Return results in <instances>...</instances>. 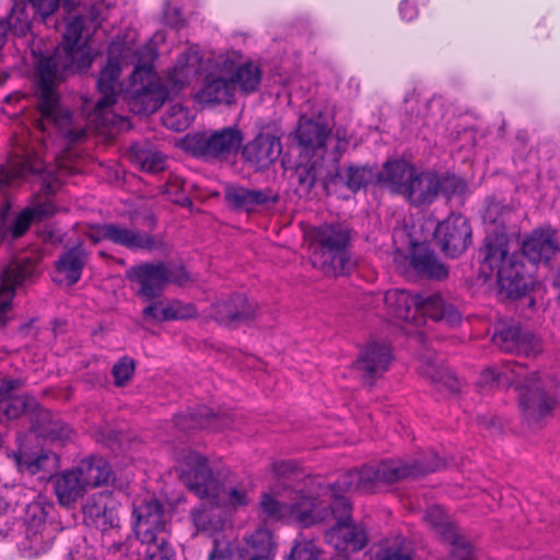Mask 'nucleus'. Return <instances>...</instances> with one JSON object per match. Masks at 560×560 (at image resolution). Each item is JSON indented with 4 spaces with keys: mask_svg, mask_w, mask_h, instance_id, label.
<instances>
[{
    "mask_svg": "<svg viewBox=\"0 0 560 560\" xmlns=\"http://www.w3.org/2000/svg\"><path fill=\"white\" fill-rule=\"evenodd\" d=\"M84 24L83 16H74L67 24L62 44L51 56L40 58L37 65L38 107L43 119L54 124L70 141L84 138L86 131L74 127L71 113L60 106L56 81L62 80L69 72L83 71L91 67L93 61L91 49L82 42Z\"/></svg>",
    "mask_w": 560,
    "mask_h": 560,
    "instance_id": "obj_1",
    "label": "nucleus"
},
{
    "mask_svg": "<svg viewBox=\"0 0 560 560\" xmlns=\"http://www.w3.org/2000/svg\"><path fill=\"white\" fill-rule=\"evenodd\" d=\"M202 56L196 47L182 52L161 82L151 63L138 65L129 77L125 98L137 115L155 113L172 95L188 86L200 73Z\"/></svg>",
    "mask_w": 560,
    "mask_h": 560,
    "instance_id": "obj_2",
    "label": "nucleus"
},
{
    "mask_svg": "<svg viewBox=\"0 0 560 560\" xmlns=\"http://www.w3.org/2000/svg\"><path fill=\"white\" fill-rule=\"evenodd\" d=\"M509 237L505 233L493 231L483 241L479 255L483 268L497 270L500 294L510 300L524 298L534 284V264L525 261L523 255L509 252Z\"/></svg>",
    "mask_w": 560,
    "mask_h": 560,
    "instance_id": "obj_3",
    "label": "nucleus"
},
{
    "mask_svg": "<svg viewBox=\"0 0 560 560\" xmlns=\"http://www.w3.org/2000/svg\"><path fill=\"white\" fill-rule=\"evenodd\" d=\"M310 500H302L293 506L299 523L304 526L316 523L336 521L325 533L326 541L339 551H359L366 542L368 536L363 526L354 524L351 520V504L347 498H337L334 502L323 506Z\"/></svg>",
    "mask_w": 560,
    "mask_h": 560,
    "instance_id": "obj_4",
    "label": "nucleus"
},
{
    "mask_svg": "<svg viewBox=\"0 0 560 560\" xmlns=\"http://www.w3.org/2000/svg\"><path fill=\"white\" fill-rule=\"evenodd\" d=\"M354 231L342 222L324 223L313 231L312 264L326 276H345L352 271L355 259L351 247Z\"/></svg>",
    "mask_w": 560,
    "mask_h": 560,
    "instance_id": "obj_5",
    "label": "nucleus"
},
{
    "mask_svg": "<svg viewBox=\"0 0 560 560\" xmlns=\"http://www.w3.org/2000/svg\"><path fill=\"white\" fill-rule=\"evenodd\" d=\"M510 364L511 371L517 377H523L515 386L522 417L528 425H539L546 418L552 416L557 398L545 388L537 372L526 377L522 374L524 368L521 363L513 361Z\"/></svg>",
    "mask_w": 560,
    "mask_h": 560,
    "instance_id": "obj_6",
    "label": "nucleus"
},
{
    "mask_svg": "<svg viewBox=\"0 0 560 560\" xmlns=\"http://www.w3.org/2000/svg\"><path fill=\"white\" fill-rule=\"evenodd\" d=\"M114 47H110L106 66L101 70L97 79L100 98L88 114L89 124L95 128H108L126 122L124 117L113 113L112 107L117 101L118 80L121 73L119 60L112 56Z\"/></svg>",
    "mask_w": 560,
    "mask_h": 560,
    "instance_id": "obj_7",
    "label": "nucleus"
},
{
    "mask_svg": "<svg viewBox=\"0 0 560 560\" xmlns=\"http://www.w3.org/2000/svg\"><path fill=\"white\" fill-rule=\"evenodd\" d=\"M131 281L139 284L138 295L147 301L158 299L167 283L185 285L191 278L183 266L144 262L128 270Z\"/></svg>",
    "mask_w": 560,
    "mask_h": 560,
    "instance_id": "obj_8",
    "label": "nucleus"
},
{
    "mask_svg": "<svg viewBox=\"0 0 560 560\" xmlns=\"http://www.w3.org/2000/svg\"><path fill=\"white\" fill-rule=\"evenodd\" d=\"M86 236L94 244L106 241L131 252H153L162 249L164 246L162 238L119 222L94 224L90 228Z\"/></svg>",
    "mask_w": 560,
    "mask_h": 560,
    "instance_id": "obj_9",
    "label": "nucleus"
},
{
    "mask_svg": "<svg viewBox=\"0 0 560 560\" xmlns=\"http://www.w3.org/2000/svg\"><path fill=\"white\" fill-rule=\"evenodd\" d=\"M243 135L237 127L197 132L187 139V148L205 160H226L240 150Z\"/></svg>",
    "mask_w": 560,
    "mask_h": 560,
    "instance_id": "obj_10",
    "label": "nucleus"
},
{
    "mask_svg": "<svg viewBox=\"0 0 560 560\" xmlns=\"http://www.w3.org/2000/svg\"><path fill=\"white\" fill-rule=\"evenodd\" d=\"M179 478L189 491L201 500L208 499L218 504L221 499V486L213 477L208 459L195 451H188L182 458Z\"/></svg>",
    "mask_w": 560,
    "mask_h": 560,
    "instance_id": "obj_11",
    "label": "nucleus"
},
{
    "mask_svg": "<svg viewBox=\"0 0 560 560\" xmlns=\"http://www.w3.org/2000/svg\"><path fill=\"white\" fill-rule=\"evenodd\" d=\"M432 241L446 257H460L472 243L469 220L460 213L450 214L435 225Z\"/></svg>",
    "mask_w": 560,
    "mask_h": 560,
    "instance_id": "obj_12",
    "label": "nucleus"
},
{
    "mask_svg": "<svg viewBox=\"0 0 560 560\" xmlns=\"http://www.w3.org/2000/svg\"><path fill=\"white\" fill-rule=\"evenodd\" d=\"M419 465L417 462L406 463L401 459L382 460L377 464H369L357 472L360 474V492L375 491L382 485H392L417 475Z\"/></svg>",
    "mask_w": 560,
    "mask_h": 560,
    "instance_id": "obj_13",
    "label": "nucleus"
},
{
    "mask_svg": "<svg viewBox=\"0 0 560 560\" xmlns=\"http://www.w3.org/2000/svg\"><path fill=\"white\" fill-rule=\"evenodd\" d=\"M119 502L112 491H98L86 498L82 505L83 521L103 533L120 527Z\"/></svg>",
    "mask_w": 560,
    "mask_h": 560,
    "instance_id": "obj_14",
    "label": "nucleus"
},
{
    "mask_svg": "<svg viewBox=\"0 0 560 560\" xmlns=\"http://www.w3.org/2000/svg\"><path fill=\"white\" fill-rule=\"evenodd\" d=\"M419 178L415 165L404 159L385 162L377 174V182L393 194L404 196L415 206L419 205V200L413 198L415 186Z\"/></svg>",
    "mask_w": 560,
    "mask_h": 560,
    "instance_id": "obj_15",
    "label": "nucleus"
},
{
    "mask_svg": "<svg viewBox=\"0 0 560 560\" xmlns=\"http://www.w3.org/2000/svg\"><path fill=\"white\" fill-rule=\"evenodd\" d=\"M132 514L136 517L133 530L141 544L166 539L167 521L160 501L155 499L143 501L141 504L133 506Z\"/></svg>",
    "mask_w": 560,
    "mask_h": 560,
    "instance_id": "obj_16",
    "label": "nucleus"
},
{
    "mask_svg": "<svg viewBox=\"0 0 560 560\" xmlns=\"http://www.w3.org/2000/svg\"><path fill=\"white\" fill-rule=\"evenodd\" d=\"M492 342L504 352L536 357L544 350L541 339L520 325L502 324L495 327Z\"/></svg>",
    "mask_w": 560,
    "mask_h": 560,
    "instance_id": "obj_17",
    "label": "nucleus"
},
{
    "mask_svg": "<svg viewBox=\"0 0 560 560\" xmlns=\"http://www.w3.org/2000/svg\"><path fill=\"white\" fill-rule=\"evenodd\" d=\"M424 517L442 540L452 546L453 560H475L471 545L459 535L457 527L448 521L442 506H429Z\"/></svg>",
    "mask_w": 560,
    "mask_h": 560,
    "instance_id": "obj_18",
    "label": "nucleus"
},
{
    "mask_svg": "<svg viewBox=\"0 0 560 560\" xmlns=\"http://www.w3.org/2000/svg\"><path fill=\"white\" fill-rule=\"evenodd\" d=\"M36 267L28 259H14L2 267L0 273V324L10 308L15 290L35 275Z\"/></svg>",
    "mask_w": 560,
    "mask_h": 560,
    "instance_id": "obj_19",
    "label": "nucleus"
},
{
    "mask_svg": "<svg viewBox=\"0 0 560 560\" xmlns=\"http://www.w3.org/2000/svg\"><path fill=\"white\" fill-rule=\"evenodd\" d=\"M422 376H425L445 395H457L460 393L462 382L454 373L443 365V360L435 350L430 349L422 339Z\"/></svg>",
    "mask_w": 560,
    "mask_h": 560,
    "instance_id": "obj_20",
    "label": "nucleus"
},
{
    "mask_svg": "<svg viewBox=\"0 0 560 560\" xmlns=\"http://www.w3.org/2000/svg\"><path fill=\"white\" fill-rule=\"evenodd\" d=\"M560 250L558 232L552 229L535 230L523 241L517 255H523L525 261L534 264V268L539 261H549L550 258Z\"/></svg>",
    "mask_w": 560,
    "mask_h": 560,
    "instance_id": "obj_21",
    "label": "nucleus"
},
{
    "mask_svg": "<svg viewBox=\"0 0 560 560\" xmlns=\"http://www.w3.org/2000/svg\"><path fill=\"white\" fill-rule=\"evenodd\" d=\"M281 153L280 139L270 133H259L243 148V158L255 171H262L277 161Z\"/></svg>",
    "mask_w": 560,
    "mask_h": 560,
    "instance_id": "obj_22",
    "label": "nucleus"
},
{
    "mask_svg": "<svg viewBox=\"0 0 560 560\" xmlns=\"http://www.w3.org/2000/svg\"><path fill=\"white\" fill-rule=\"evenodd\" d=\"M422 205L431 203L439 195L450 200L453 196L463 195L467 189L466 182L453 173L422 172Z\"/></svg>",
    "mask_w": 560,
    "mask_h": 560,
    "instance_id": "obj_23",
    "label": "nucleus"
},
{
    "mask_svg": "<svg viewBox=\"0 0 560 560\" xmlns=\"http://www.w3.org/2000/svg\"><path fill=\"white\" fill-rule=\"evenodd\" d=\"M256 307L243 294H234L212 305V317L224 326H237L255 316Z\"/></svg>",
    "mask_w": 560,
    "mask_h": 560,
    "instance_id": "obj_24",
    "label": "nucleus"
},
{
    "mask_svg": "<svg viewBox=\"0 0 560 560\" xmlns=\"http://www.w3.org/2000/svg\"><path fill=\"white\" fill-rule=\"evenodd\" d=\"M392 361V351L387 345L371 342L355 362L357 369L362 372L365 384L373 385L388 369Z\"/></svg>",
    "mask_w": 560,
    "mask_h": 560,
    "instance_id": "obj_25",
    "label": "nucleus"
},
{
    "mask_svg": "<svg viewBox=\"0 0 560 560\" xmlns=\"http://www.w3.org/2000/svg\"><path fill=\"white\" fill-rule=\"evenodd\" d=\"M237 551L241 560H275L276 542L271 530L260 526L245 533Z\"/></svg>",
    "mask_w": 560,
    "mask_h": 560,
    "instance_id": "obj_26",
    "label": "nucleus"
},
{
    "mask_svg": "<svg viewBox=\"0 0 560 560\" xmlns=\"http://www.w3.org/2000/svg\"><path fill=\"white\" fill-rule=\"evenodd\" d=\"M383 302L388 315L413 324L418 328V316L420 314V294H410L402 289H392L384 293Z\"/></svg>",
    "mask_w": 560,
    "mask_h": 560,
    "instance_id": "obj_27",
    "label": "nucleus"
},
{
    "mask_svg": "<svg viewBox=\"0 0 560 560\" xmlns=\"http://www.w3.org/2000/svg\"><path fill=\"white\" fill-rule=\"evenodd\" d=\"M329 133L324 122L302 116L295 129V139L305 154L323 158Z\"/></svg>",
    "mask_w": 560,
    "mask_h": 560,
    "instance_id": "obj_28",
    "label": "nucleus"
},
{
    "mask_svg": "<svg viewBox=\"0 0 560 560\" xmlns=\"http://www.w3.org/2000/svg\"><path fill=\"white\" fill-rule=\"evenodd\" d=\"M196 101L208 105H230L235 98V85L231 79L209 72L205 75L199 91L196 93Z\"/></svg>",
    "mask_w": 560,
    "mask_h": 560,
    "instance_id": "obj_29",
    "label": "nucleus"
},
{
    "mask_svg": "<svg viewBox=\"0 0 560 560\" xmlns=\"http://www.w3.org/2000/svg\"><path fill=\"white\" fill-rule=\"evenodd\" d=\"M55 540L54 529L43 517L33 518L25 529L22 551L27 558H36L46 553Z\"/></svg>",
    "mask_w": 560,
    "mask_h": 560,
    "instance_id": "obj_30",
    "label": "nucleus"
},
{
    "mask_svg": "<svg viewBox=\"0 0 560 560\" xmlns=\"http://www.w3.org/2000/svg\"><path fill=\"white\" fill-rule=\"evenodd\" d=\"M228 203L246 212L255 211L257 207L275 203L278 196L271 189H247L242 186H228L224 191Z\"/></svg>",
    "mask_w": 560,
    "mask_h": 560,
    "instance_id": "obj_31",
    "label": "nucleus"
},
{
    "mask_svg": "<svg viewBox=\"0 0 560 560\" xmlns=\"http://www.w3.org/2000/svg\"><path fill=\"white\" fill-rule=\"evenodd\" d=\"M143 317L155 322L189 319L197 315L196 307L179 301L156 300L143 308Z\"/></svg>",
    "mask_w": 560,
    "mask_h": 560,
    "instance_id": "obj_32",
    "label": "nucleus"
},
{
    "mask_svg": "<svg viewBox=\"0 0 560 560\" xmlns=\"http://www.w3.org/2000/svg\"><path fill=\"white\" fill-rule=\"evenodd\" d=\"M373 178V170L366 165H347L336 170L335 175L325 182L327 189L334 186L346 187L351 192H357L368 186Z\"/></svg>",
    "mask_w": 560,
    "mask_h": 560,
    "instance_id": "obj_33",
    "label": "nucleus"
},
{
    "mask_svg": "<svg viewBox=\"0 0 560 560\" xmlns=\"http://www.w3.org/2000/svg\"><path fill=\"white\" fill-rule=\"evenodd\" d=\"M54 486L56 495L62 505L72 504L88 489L78 466L57 476Z\"/></svg>",
    "mask_w": 560,
    "mask_h": 560,
    "instance_id": "obj_34",
    "label": "nucleus"
},
{
    "mask_svg": "<svg viewBox=\"0 0 560 560\" xmlns=\"http://www.w3.org/2000/svg\"><path fill=\"white\" fill-rule=\"evenodd\" d=\"M40 166L30 156L12 154L4 164L0 165V189L12 185L15 180L38 173Z\"/></svg>",
    "mask_w": 560,
    "mask_h": 560,
    "instance_id": "obj_35",
    "label": "nucleus"
},
{
    "mask_svg": "<svg viewBox=\"0 0 560 560\" xmlns=\"http://www.w3.org/2000/svg\"><path fill=\"white\" fill-rule=\"evenodd\" d=\"M422 318H430L433 322H443L450 326L460 323V313L446 303L440 294L422 298Z\"/></svg>",
    "mask_w": 560,
    "mask_h": 560,
    "instance_id": "obj_36",
    "label": "nucleus"
},
{
    "mask_svg": "<svg viewBox=\"0 0 560 560\" xmlns=\"http://www.w3.org/2000/svg\"><path fill=\"white\" fill-rule=\"evenodd\" d=\"M14 457L19 469L30 475H36L39 471L52 472L58 466V457L52 452H20Z\"/></svg>",
    "mask_w": 560,
    "mask_h": 560,
    "instance_id": "obj_37",
    "label": "nucleus"
},
{
    "mask_svg": "<svg viewBox=\"0 0 560 560\" xmlns=\"http://www.w3.org/2000/svg\"><path fill=\"white\" fill-rule=\"evenodd\" d=\"M86 262V252L81 245H77L65 252L57 261V271L65 275L69 284L77 283Z\"/></svg>",
    "mask_w": 560,
    "mask_h": 560,
    "instance_id": "obj_38",
    "label": "nucleus"
},
{
    "mask_svg": "<svg viewBox=\"0 0 560 560\" xmlns=\"http://www.w3.org/2000/svg\"><path fill=\"white\" fill-rule=\"evenodd\" d=\"M302 500H310L315 502L314 497L307 495L302 491H295L291 500L283 503L279 502L271 494L264 493L260 501V506L264 513L269 517L282 518L284 516H290L291 518H294L299 522V518L293 512V506Z\"/></svg>",
    "mask_w": 560,
    "mask_h": 560,
    "instance_id": "obj_39",
    "label": "nucleus"
},
{
    "mask_svg": "<svg viewBox=\"0 0 560 560\" xmlns=\"http://www.w3.org/2000/svg\"><path fill=\"white\" fill-rule=\"evenodd\" d=\"M78 468L82 475L86 488L98 487L106 482L112 477V469L108 463L101 457H93L91 459L82 460Z\"/></svg>",
    "mask_w": 560,
    "mask_h": 560,
    "instance_id": "obj_40",
    "label": "nucleus"
},
{
    "mask_svg": "<svg viewBox=\"0 0 560 560\" xmlns=\"http://www.w3.org/2000/svg\"><path fill=\"white\" fill-rule=\"evenodd\" d=\"M350 491L360 492V474L357 472V469L342 474L334 483L329 485L324 493V498L318 499L314 497V500L315 503H323V506H329L337 498H346L342 494L343 492Z\"/></svg>",
    "mask_w": 560,
    "mask_h": 560,
    "instance_id": "obj_41",
    "label": "nucleus"
},
{
    "mask_svg": "<svg viewBox=\"0 0 560 560\" xmlns=\"http://www.w3.org/2000/svg\"><path fill=\"white\" fill-rule=\"evenodd\" d=\"M52 214L54 206L48 202L26 208L16 215L14 222L9 228L10 234L13 238H18L28 230L34 220H42Z\"/></svg>",
    "mask_w": 560,
    "mask_h": 560,
    "instance_id": "obj_42",
    "label": "nucleus"
},
{
    "mask_svg": "<svg viewBox=\"0 0 560 560\" xmlns=\"http://www.w3.org/2000/svg\"><path fill=\"white\" fill-rule=\"evenodd\" d=\"M130 154L133 162L139 164L141 170L145 172L160 173L166 166V161L162 153L140 143L131 144Z\"/></svg>",
    "mask_w": 560,
    "mask_h": 560,
    "instance_id": "obj_43",
    "label": "nucleus"
},
{
    "mask_svg": "<svg viewBox=\"0 0 560 560\" xmlns=\"http://www.w3.org/2000/svg\"><path fill=\"white\" fill-rule=\"evenodd\" d=\"M262 71L259 66L253 61L244 62L238 66L231 81L234 85H238L245 93L255 92L260 85Z\"/></svg>",
    "mask_w": 560,
    "mask_h": 560,
    "instance_id": "obj_44",
    "label": "nucleus"
},
{
    "mask_svg": "<svg viewBox=\"0 0 560 560\" xmlns=\"http://www.w3.org/2000/svg\"><path fill=\"white\" fill-rule=\"evenodd\" d=\"M450 277V266L445 264L439 255L429 248L422 246V280L434 282L446 281Z\"/></svg>",
    "mask_w": 560,
    "mask_h": 560,
    "instance_id": "obj_45",
    "label": "nucleus"
},
{
    "mask_svg": "<svg viewBox=\"0 0 560 560\" xmlns=\"http://www.w3.org/2000/svg\"><path fill=\"white\" fill-rule=\"evenodd\" d=\"M191 518L200 532L213 535L222 529L224 521L220 515L215 514L214 508H208L206 503H201L199 508L191 513Z\"/></svg>",
    "mask_w": 560,
    "mask_h": 560,
    "instance_id": "obj_46",
    "label": "nucleus"
},
{
    "mask_svg": "<svg viewBox=\"0 0 560 560\" xmlns=\"http://www.w3.org/2000/svg\"><path fill=\"white\" fill-rule=\"evenodd\" d=\"M31 28V22L23 9H13L7 21L0 20V49L5 43V36L10 30L16 36H24Z\"/></svg>",
    "mask_w": 560,
    "mask_h": 560,
    "instance_id": "obj_47",
    "label": "nucleus"
},
{
    "mask_svg": "<svg viewBox=\"0 0 560 560\" xmlns=\"http://www.w3.org/2000/svg\"><path fill=\"white\" fill-rule=\"evenodd\" d=\"M394 241L397 244L398 252L405 253L409 259L410 267L416 271H420V254L418 253L419 241L413 237L407 229L394 232Z\"/></svg>",
    "mask_w": 560,
    "mask_h": 560,
    "instance_id": "obj_48",
    "label": "nucleus"
},
{
    "mask_svg": "<svg viewBox=\"0 0 560 560\" xmlns=\"http://www.w3.org/2000/svg\"><path fill=\"white\" fill-rule=\"evenodd\" d=\"M163 125L174 131L187 129L194 120V115L188 107L182 104L172 105L162 118Z\"/></svg>",
    "mask_w": 560,
    "mask_h": 560,
    "instance_id": "obj_49",
    "label": "nucleus"
},
{
    "mask_svg": "<svg viewBox=\"0 0 560 560\" xmlns=\"http://www.w3.org/2000/svg\"><path fill=\"white\" fill-rule=\"evenodd\" d=\"M215 415L206 406L198 407L194 412L178 415L175 418V425L182 431H189L206 427V420Z\"/></svg>",
    "mask_w": 560,
    "mask_h": 560,
    "instance_id": "obj_50",
    "label": "nucleus"
},
{
    "mask_svg": "<svg viewBox=\"0 0 560 560\" xmlns=\"http://www.w3.org/2000/svg\"><path fill=\"white\" fill-rule=\"evenodd\" d=\"M35 12L45 21L52 15L62 3L63 8L71 12L81 3V0H27Z\"/></svg>",
    "mask_w": 560,
    "mask_h": 560,
    "instance_id": "obj_51",
    "label": "nucleus"
},
{
    "mask_svg": "<svg viewBox=\"0 0 560 560\" xmlns=\"http://www.w3.org/2000/svg\"><path fill=\"white\" fill-rule=\"evenodd\" d=\"M207 560H241V557L231 540L214 536Z\"/></svg>",
    "mask_w": 560,
    "mask_h": 560,
    "instance_id": "obj_52",
    "label": "nucleus"
},
{
    "mask_svg": "<svg viewBox=\"0 0 560 560\" xmlns=\"http://www.w3.org/2000/svg\"><path fill=\"white\" fill-rule=\"evenodd\" d=\"M34 399L27 396H12L0 405V412L9 420L16 419L34 404Z\"/></svg>",
    "mask_w": 560,
    "mask_h": 560,
    "instance_id": "obj_53",
    "label": "nucleus"
},
{
    "mask_svg": "<svg viewBox=\"0 0 560 560\" xmlns=\"http://www.w3.org/2000/svg\"><path fill=\"white\" fill-rule=\"evenodd\" d=\"M71 433L69 425L59 418H51L42 428V434L51 442L65 443L71 438Z\"/></svg>",
    "mask_w": 560,
    "mask_h": 560,
    "instance_id": "obj_54",
    "label": "nucleus"
},
{
    "mask_svg": "<svg viewBox=\"0 0 560 560\" xmlns=\"http://www.w3.org/2000/svg\"><path fill=\"white\" fill-rule=\"evenodd\" d=\"M319 550L315 541L295 539L288 560H318Z\"/></svg>",
    "mask_w": 560,
    "mask_h": 560,
    "instance_id": "obj_55",
    "label": "nucleus"
},
{
    "mask_svg": "<svg viewBox=\"0 0 560 560\" xmlns=\"http://www.w3.org/2000/svg\"><path fill=\"white\" fill-rule=\"evenodd\" d=\"M80 5H83L86 10V13L82 15L85 23L90 22L95 27L101 25L108 10V7L104 3L103 0H93L91 3L81 0V3L78 7Z\"/></svg>",
    "mask_w": 560,
    "mask_h": 560,
    "instance_id": "obj_56",
    "label": "nucleus"
},
{
    "mask_svg": "<svg viewBox=\"0 0 560 560\" xmlns=\"http://www.w3.org/2000/svg\"><path fill=\"white\" fill-rule=\"evenodd\" d=\"M117 386L126 385L135 373V361L129 357L121 358L112 370Z\"/></svg>",
    "mask_w": 560,
    "mask_h": 560,
    "instance_id": "obj_57",
    "label": "nucleus"
},
{
    "mask_svg": "<svg viewBox=\"0 0 560 560\" xmlns=\"http://www.w3.org/2000/svg\"><path fill=\"white\" fill-rule=\"evenodd\" d=\"M144 560H175V552L166 539L147 544Z\"/></svg>",
    "mask_w": 560,
    "mask_h": 560,
    "instance_id": "obj_58",
    "label": "nucleus"
},
{
    "mask_svg": "<svg viewBox=\"0 0 560 560\" xmlns=\"http://www.w3.org/2000/svg\"><path fill=\"white\" fill-rule=\"evenodd\" d=\"M511 212V208L501 201L490 199L487 203L483 220L491 224L504 225V217Z\"/></svg>",
    "mask_w": 560,
    "mask_h": 560,
    "instance_id": "obj_59",
    "label": "nucleus"
},
{
    "mask_svg": "<svg viewBox=\"0 0 560 560\" xmlns=\"http://www.w3.org/2000/svg\"><path fill=\"white\" fill-rule=\"evenodd\" d=\"M295 177L300 189L306 192L310 191L314 187L317 179L315 165L311 164L298 166L295 170Z\"/></svg>",
    "mask_w": 560,
    "mask_h": 560,
    "instance_id": "obj_60",
    "label": "nucleus"
},
{
    "mask_svg": "<svg viewBox=\"0 0 560 560\" xmlns=\"http://www.w3.org/2000/svg\"><path fill=\"white\" fill-rule=\"evenodd\" d=\"M376 560H412L409 552L399 546H382L375 553Z\"/></svg>",
    "mask_w": 560,
    "mask_h": 560,
    "instance_id": "obj_61",
    "label": "nucleus"
},
{
    "mask_svg": "<svg viewBox=\"0 0 560 560\" xmlns=\"http://www.w3.org/2000/svg\"><path fill=\"white\" fill-rule=\"evenodd\" d=\"M445 460L441 457L436 451L428 450L422 459V475L428 472L438 471L445 467Z\"/></svg>",
    "mask_w": 560,
    "mask_h": 560,
    "instance_id": "obj_62",
    "label": "nucleus"
},
{
    "mask_svg": "<svg viewBox=\"0 0 560 560\" xmlns=\"http://www.w3.org/2000/svg\"><path fill=\"white\" fill-rule=\"evenodd\" d=\"M163 21L166 25L178 27L182 24V12L178 8L172 7L168 2L164 7Z\"/></svg>",
    "mask_w": 560,
    "mask_h": 560,
    "instance_id": "obj_63",
    "label": "nucleus"
},
{
    "mask_svg": "<svg viewBox=\"0 0 560 560\" xmlns=\"http://www.w3.org/2000/svg\"><path fill=\"white\" fill-rule=\"evenodd\" d=\"M228 503L234 508L244 506L248 503L247 492L245 489L231 488L228 493Z\"/></svg>",
    "mask_w": 560,
    "mask_h": 560,
    "instance_id": "obj_64",
    "label": "nucleus"
}]
</instances>
